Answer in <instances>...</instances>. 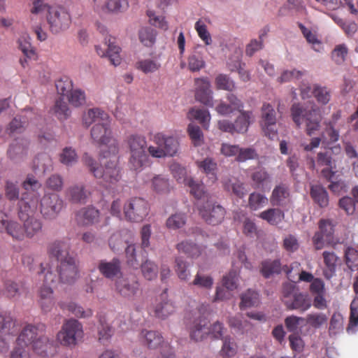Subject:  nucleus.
<instances>
[{"label":"nucleus","mask_w":358,"mask_h":358,"mask_svg":"<svg viewBox=\"0 0 358 358\" xmlns=\"http://www.w3.org/2000/svg\"><path fill=\"white\" fill-rule=\"evenodd\" d=\"M91 137L94 142L99 145H107L113 139L112 131L110 128V120L108 116L107 120H101V122L94 124L91 129ZM111 152L113 154V159L105 163V167H95L94 160L87 154H85L83 157L84 163L90 168V171L93 173L96 178L102 179L103 182L108 184L117 182L120 178V169L117 166V159L115 153L117 152V145L114 142L110 146Z\"/></svg>","instance_id":"1"},{"label":"nucleus","mask_w":358,"mask_h":358,"mask_svg":"<svg viewBox=\"0 0 358 358\" xmlns=\"http://www.w3.org/2000/svg\"><path fill=\"white\" fill-rule=\"evenodd\" d=\"M41 187V183L32 175H28L22 183V187L27 192L22 194L19 201L18 216L22 221L25 237L32 238L41 231V221L31 215L38 206V195L36 191Z\"/></svg>","instance_id":"2"},{"label":"nucleus","mask_w":358,"mask_h":358,"mask_svg":"<svg viewBox=\"0 0 358 358\" xmlns=\"http://www.w3.org/2000/svg\"><path fill=\"white\" fill-rule=\"evenodd\" d=\"M69 245L62 241H56L48 247L50 257L57 261V273L59 280L63 283L72 284L79 278L78 262L69 255Z\"/></svg>","instance_id":"3"},{"label":"nucleus","mask_w":358,"mask_h":358,"mask_svg":"<svg viewBox=\"0 0 358 358\" xmlns=\"http://www.w3.org/2000/svg\"><path fill=\"white\" fill-rule=\"evenodd\" d=\"M281 294L282 301L288 310L304 312L311 307V300L308 295L301 292L294 282H284Z\"/></svg>","instance_id":"4"},{"label":"nucleus","mask_w":358,"mask_h":358,"mask_svg":"<svg viewBox=\"0 0 358 358\" xmlns=\"http://www.w3.org/2000/svg\"><path fill=\"white\" fill-rule=\"evenodd\" d=\"M129 149V165L134 171H141L147 165L149 157L146 153L147 141L143 136L131 134L126 140Z\"/></svg>","instance_id":"5"},{"label":"nucleus","mask_w":358,"mask_h":358,"mask_svg":"<svg viewBox=\"0 0 358 358\" xmlns=\"http://www.w3.org/2000/svg\"><path fill=\"white\" fill-rule=\"evenodd\" d=\"M152 141L157 145H150L148 148V152L152 157H173L178 152L179 143L173 136L159 132L153 136Z\"/></svg>","instance_id":"6"},{"label":"nucleus","mask_w":358,"mask_h":358,"mask_svg":"<svg viewBox=\"0 0 358 358\" xmlns=\"http://www.w3.org/2000/svg\"><path fill=\"white\" fill-rule=\"evenodd\" d=\"M84 336L82 324L76 319L66 320L57 334V341L63 346L75 348Z\"/></svg>","instance_id":"7"},{"label":"nucleus","mask_w":358,"mask_h":358,"mask_svg":"<svg viewBox=\"0 0 358 358\" xmlns=\"http://www.w3.org/2000/svg\"><path fill=\"white\" fill-rule=\"evenodd\" d=\"M150 209V204L146 199L134 196L125 201L123 213L127 221L141 222L148 215Z\"/></svg>","instance_id":"8"},{"label":"nucleus","mask_w":358,"mask_h":358,"mask_svg":"<svg viewBox=\"0 0 358 358\" xmlns=\"http://www.w3.org/2000/svg\"><path fill=\"white\" fill-rule=\"evenodd\" d=\"M46 20L50 30L58 34L69 28L71 22V15L66 9L60 6H52L46 13Z\"/></svg>","instance_id":"9"},{"label":"nucleus","mask_w":358,"mask_h":358,"mask_svg":"<svg viewBox=\"0 0 358 358\" xmlns=\"http://www.w3.org/2000/svg\"><path fill=\"white\" fill-rule=\"evenodd\" d=\"M196 206L199 215L208 224H219L224 219L226 210L216 202L208 199L206 202L199 201Z\"/></svg>","instance_id":"10"},{"label":"nucleus","mask_w":358,"mask_h":358,"mask_svg":"<svg viewBox=\"0 0 358 358\" xmlns=\"http://www.w3.org/2000/svg\"><path fill=\"white\" fill-rule=\"evenodd\" d=\"M260 124L265 136L270 139L278 136L276 113L269 103H264L262 107V120Z\"/></svg>","instance_id":"11"},{"label":"nucleus","mask_w":358,"mask_h":358,"mask_svg":"<svg viewBox=\"0 0 358 358\" xmlns=\"http://www.w3.org/2000/svg\"><path fill=\"white\" fill-rule=\"evenodd\" d=\"M15 324V322L10 315L0 313V353L8 350L10 342L16 333Z\"/></svg>","instance_id":"12"},{"label":"nucleus","mask_w":358,"mask_h":358,"mask_svg":"<svg viewBox=\"0 0 358 358\" xmlns=\"http://www.w3.org/2000/svg\"><path fill=\"white\" fill-rule=\"evenodd\" d=\"M63 208V201L57 194H45L41 200V213L47 218L55 217Z\"/></svg>","instance_id":"13"},{"label":"nucleus","mask_w":358,"mask_h":358,"mask_svg":"<svg viewBox=\"0 0 358 358\" xmlns=\"http://www.w3.org/2000/svg\"><path fill=\"white\" fill-rule=\"evenodd\" d=\"M115 290L122 297L128 300H133L139 292V282L133 278H122L116 280Z\"/></svg>","instance_id":"14"},{"label":"nucleus","mask_w":358,"mask_h":358,"mask_svg":"<svg viewBox=\"0 0 358 358\" xmlns=\"http://www.w3.org/2000/svg\"><path fill=\"white\" fill-rule=\"evenodd\" d=\"M34 352L41 357H52L57 353L54 340L43 334L36 339L32 345Z\"/></svg>","instance_id":"15"},{"label":"nucleus","mask_w":358,"mask_h":358,"mask_svg":"<svg viewBox=\"0 0 358 358\" xmlns=\"http://www.w3.org/2000/svg\"><path fill=\"white\" fill-rule=\"evenodd\" d=\"M45 325L38 324L33 325L27 324L20 332L17 338V345L27 347L29 344L33 345L34 342L45 331Z\"/></svg>","instance_id":"16"},{"label":"nucleus","mask_w":358,"mask_h":358,"mask_svg":"<svg viewBox=\"0 0 358 358\" xmlns=\"http://www.w3.org/2000/svg\"><path fill=\"white\" fill-rule=\"evenodd\" d=\"M334 227L329 220H321L319 222V231L313 237V242L316 250H321L324 243L331 241Z\"/></svg>","instance_id":"17"},{"label":"nucleus","mask_w":358,"mask_h":358,"mask_svg":"<svg viewBox=\"0 0 358 358\" xmlns=\"http://www.w3.org/2000/svg\"><path fill=\"white\" fill-rule=\"evenodd\" d=\"M99 273L106 278L113 280L122 274L121 262L118 258L114 257L111 261L101 259L97 264Z\"/></svg>","instance_id":"18"},{"label":"nucleus","mask_w":358,"mask_h":358,"mask_svg":"<svg viewBox=\"0 0 358 358\" xmlns=\"http://www.w3.org/2000/svg\"><path fill=\"white\" fill-rule=\"evenodd\" d=\"M100 212L92 206L83 207L76 213V221L80 226L94 225L99 222Z\"/></svg>","instance_id":"19"},{"label":"nucleus","mask_w":358,"mask_h":358,"mask_svg":"<svg viewBox=\"0 0 358 358\" xmlns=\"http://www.w3.org/2000/svg\"><path fill=\"white\" fill-rule=\"evenodd\" d=\"M141 344L148 349H162V345L168 344L164 341V337L157 331L143 329L138 336Z\"/></svg>","instance_id":"20"},{"label":"nucleus","mask_w":358,"mask_h":358,"mask_svg":"<svg viewBox=\"0 0 358 358\" xmlns=\"http://www.w3.org/2000/svg\"><path fill=\"white\" fill-rule=\"evenodd\" d=\"M196 99L203 104L213 107V101L212 96V90H210V83L207 78H196L195 80Z\"/></svg>","instance_id":"21"},{"label":"nucleus","mask_w":358,"mask_h":358,"mask_svg":"<svg viewBox=\"0 0 358 358\" xmlns=\"http://www.w3.org/2000/svg\"><path fill=\"white\" fill-rule=\"evenodd\" d=\"M175 311V307L168 299L167 289H164L156 299L154 306V315L160 319H165Z\"/></svg>","instance_id":"22"},{"label":"nucleus","mask_w":358,"mask_h":358,"mask_svg":"<svg viewBox=\"0 0 358 358\" xmlns=\"http://www.w3.org/2000/svg\"><path fill=\"white\" fill-rule=\"evenodd\" d=\"M208 320L204 316L196 317L190 327V338L195 341H201L208 335Z\"/></svg>","instance_id":"23"},{"label":"nucleus","mask_w":358,"mask_h":358,"mask_svg":"<svg viewBox=\"0 0 358 358\" xmlns=\"http://www.w3.org/2000/svg\"><path fill=\"white\" fill-rule=\"evenodd\" d=\"M282 271L288 275L291 273L292 269L287 265L282 267L279 259H266L262 263L261 273L266 278H268L274 274H279Z\"/></svg>","instance_id":"24"},{"label":"nucleus","mask_w":358,"mask_h":358,"mask_svg":"<svg viewBox=\"0 0 358 358\" xmlns=\"http://www.w3.org/2000/svg\"><path fill=\"white\" fill-rule=\"evenodd\" d=\"M97 54L101 57H108L111 64L118 66L120 64L122 58L120 57V48L109 41L107 48H102L99 45L95 46Z\"/></svg>","instance_id":"25"},{"label":"nucleus","mask_w":358,"mask_h":358,"mask_svg":"<svg viewBox=\"0 0 358 358\" xmlns=\"http://www.w3.org/2000/svg\"><path fill=\"white\" fill-rule=\"evenodd\" d=\"M90 194V192L82 184L72 185L66 191L67 197L73 203H85Z\"/></svg>","instance_id":"26"},{"label":"nucleus","mask_w":358,"mask_h":358,"mask_svg":"<svg viewBox=\"0 0 358 358\" xmlns=\"http://www.w3.org/2000/svg\"><path fill=\"white\" fill-rule=\"evenodd\" d=\"M58 306L62 310H67L78 317L87 318L93 315L90 308L85 310L81 306L71 301H61L58 303Z\"/></svg>","instance_id":"27"},{"label":"nucleus","mask_w":358,"mask_h":358,"mask_svg":"<svg viewBox=\"0 0 358 358\" xmlns=\"http://www.w3.org/2000/svg\"><path fill=\"white\" fill-rule=\"evenodd\" d=\"M289 197V190L285 184L276 185L271 193L270 202L273 206H283Z\"/></svg>","instance_id":"28"},{"label":"nucleus","mask_w":358,"mask_h":358,"mask_svg":"<svg viewBox=\"0 0 358 358\" xmlns=\"http://www.w3.org/2000/svg\"><path fill=\"white\" fill-rule=\"evenodd\" d=\"M108 116V114L101 108H90L84 113L83 123L86 127H89L93 123H100L101 120H107Z\"/></svg>","instance_id":"29"},{"label":"nucleus","mask_w":358,"mask_h":358,"mask_svg":"<svg viewBox=\"0 0 358 358\" xmlns=\"http://www.w3.org/2000/svg\"><path fill=\"white\" fill-rule=\"evenodd\" d=\"M310 195L315 203L320 208H326L329 205V194L324 187L320 185L310 187Z\"/></svg>","instance_id":"30"},{"label":"nucleus","mask_w":358,"mask_h":358,"mask_svg":"<svg viewBox=\"0 0 358 358\" xmlns=\"http://www.w3.org/2000/svg\"><path fill=\"white\" fill-rule=\"evenodd\" d=\"M176 249L179 252L183 253L190 258H198L203 251V248L201 246L187 240L178 243Z\"/></svg>","instance_id":"31"},{"label":"nucleus","mask_w":358,"mask_h":358,"mask_svg":"<svg viewBox=\"0 0 358 358\" xmlns=\"http://www.w3.org/2000/svg\"><path fill=\"white\" fill-rule=\"evenodd\" d=\"M322 257L325 265L323 271L324 276L327 279H330L335 274L339 259L334 252L329 251H324Z\"/></svg>","instance_id":"32"},{"label":"nucleus","mask_w":358,"mask_h":358,"mask_svg":"<svg viewBox=\"0 0 358 358\" xmlns=\"http://www.w3.org/2000/svg\"><path fill=\"white\" fill-rule=\"evenodd\" d=\"M135 66L136 69L148 74L158 71L161 69L162 64L157 58H148L138 60Z\"/></svg>","instance_id":"33"},{"label":"nucleus","mask_w":358,"mask_h":358,"mask_svg":"<svg viewBox=\"0 0 358 358\" xmlns=\"http://www.w3.org/2000/svg\"><path fill=\"white\" fill-rule=\"evenodd\" d=\"M321 116L316 110H310L306 115V132L308 136H311L315 131L320 127Z\"/></svg>","instance_id":"34"},{"label":"nucleus","mask_w":358,"mask_h":358,"mask_svg":"<svg viewBox=\"0 0 358 358\" xmlns=\"http://www.w3.org/2000/svg\"><path fill=\"white\" fill-rule=\"evenodd\" d=\"M259 217L266 221L271 225H277L280 223L285 217L284 212L279 208H268L262 211Z\"/></svg>","instance_id":"35"},{"label":"nucleus","mask_w":358,"mask_h":358,"mask_svg":"<svg viewBox=\"0 0 358 358\" xmlns=\"http://www.w3.org/2000/svg\"><path fill=\"white\" fill-rule=\"evenodd\" d=\"M259 294L251 289H248L245 292L241 295V303L239 307L241 310L251 307H256L259 305Z\"/></svg>","instance_id":"36"},{"label":"nucleus","mask_w":358,"mask_h":358,"mask_svg":"<svg viewBox=\"0 0 358 358\" xmlns=\"http://www.w3.org/2000/svg\"><path fill=\"white\" fill-rule=\"evenodd\" d=\"M198 168L210 177L212 182L217 180L216 171L217 165L213 158L207 157L201 161H196Z\"/></svg>","instance_id":"37"},{"label":"nucleus","mask_w":358,"mask_h":358,"mask_svg":"<svg viewBox=\"0 0 358 358\" xmlns=\"http://www.w3.org/2000/svg\"><path fill=\"white\" fill-rule=\"evenodd\" d=\"M152 189L159 194H166L170 192L171 185L169 179L158 175L151 180Z\"/></svg>","instance_id":"38"},{"label":"nucleus","mask_w":358,"mask_h":358,"mask_svg":"<svg viewBox=\"0 0 358 358\" xmlns=\"http://www.w3.org/2000/svg\"><path fill=\"white\" fill-rule=\"evenodd\" d=\"M310 110H307L300 103H294L290 109L291 117L296 127L306 120V115Z\"/></svg>","instance_id":"39"},{"label":"nucleus","mask_w":358,"mask_h":358,"mask_svg":"<svg viewBox=\"0 0 358 358\" xmlns=\"http://www.w3.org/2000/svg\"><path fill=\"white\" fill-rule=\"evenodd\" d=\"M184 183L190 188V193L196 199H201L207 197L205 187L203 183L195 181L192 178H184Z\"/></svg>","instance_id":"40"},{"label":"nucleus","mask_w":358,"mask_h":358,"mask_svg":"<svg viewBox=\"0 0 358 358\" xmlns=\"http://www.w3.org/2000/svg\"><path fill=\"white\" fill-rule=\"evenodd\" d=\"M6 232L14 240L22 241L25 238L24 226L14 220H10L6 228Z\"/></svg>","instance_id":"41"},{"label":"nucleus","mask_w":358,"mask_h":358,"mask_svg":"<svg viewBox=\"0 0 358 358\" xmlns=\"http://www.w3.org/2000/svg\"><path fill=\"white\" fill-rule=\"evenodd\" d=\"M268 203L266 196L259 192H252L248 197V207L251 210H257Z\"/></svg>","instance_id":"42"},{"label":"nucleus","mask_w":358,"mask_h":358,"mask_svg":"<svg viewBox=\"0 0 358 358\" xmlns=\"http://www.w3.org/2000/svg\"><path fill=\"white\" fill-rule=\"evenodd\" d=\"M157 31L150 27H143L138 32L140 41L147 47L152 46L156 41Z\"/></svg>","instance_id":"43"},{"label":"nucleus","mask_w":358,"mask_h":358,"mask_svg":"<svg viewBox=\"0 0 358 358\" xmlns=\"http://www.w3.org/2000/svg\"><path fill=\"white\" fill-rule=\"evenodd\" d=\"M251 115L252 113L249 111H243L241 113V115L234 123L235 132L245 133L248 131Z\"/></svg>","instance_id":"44"},{"label":"nucleus","mask_w":358,"mask_h":358,"mask_svg":"<svg viewBox=\"0 0 358 358\" xmlns=\"http://www.w3.org/2000/svg\"><path fill=\"white\" fill-rule=\"evenodd\" d=\"M175 271L178 278L183 281H187L189 279L190 272L187 269L188 263L181 257H177L175 259Z\"/></svg>","instance_id":"45"},{"label":"nucleus","mask_w":358,"mask_h":358,"mask_svg":"<svg viewBox=\"0 0 358 358\" xmlns=\"http://www.w3.org/2000/svg\"><path fill=\"white\" fill-rule=\"evenodd\" d=\"M190 118H194L199 122L204 128H207L210 120V113L207 110L201 108H191L189 111Z\"/></svg>","instance_id":"46"},{"label":"nucleus","mask_w":358,"mask_h":358,"mask_svg":"<svg viewBox=\"0 0 358 358\" xmlns=\"http://www.w3.org/2000/svg\"><path fill=\"white\" fill-rule=\"evenodd\" d=\"M187 133L194 146H201L203 143V134L198 125L189 124L187 127Z\"/></svg>","instance_id":"47"},{"label":"nucleus","mask_w":358,"mask_h":358,"mask_svg":"<svg viewBox=\"0 0 358 358\" xmlns=\"http://www.w3.org/2000/svg\"><path fill=\"white\" fill-rule=\"evenodd\" d=\"M141 272L143 277L148 280H152L157 276L158 266L153 262L145 260L142 263Z\"/></svg>","instance_id":"48"},{"label":"nucleus","mask_w":358,"mask_h":358,"mask_svg":"<svg viewBox=\"0 0 358 358\" xmlns=\"http://www.w3.org/2000/svg\"><path fill=\"white\" fill-rule=\"evenodd\" d=\"M186 220L185 214L177 213L167 219L166 225L168 229L176 230L182 228L186 224Z\"/></svg>","instance_id":"49"},{"label":"nucleus","mask_w":358,"mask_h":358,"mask_svg":"<svg viewBox=\"0 0 358 358\" xmlns=\"http://www.w3.org/2000/svg\"><path fill=\"white\" fill-rule=\"evenodd\" d=\"M223 345L220 350V355L224 357H232L237 352V345L234 339L230 337L222 338Z\"/></svg>","instance_id":"50"},{"label":"nucleus","mask_w":358,"mask_h":358,"mask_svg":"<svg viewBox=\"0 0 358 358\" xmlns=\"http://www.w3.org/2000/svg\"><path fill=\"white\" fill-rule=\"evenodd\" d=\"M30 41L31 38L28 35L22 36L18 40L19 48L27 57L34 58L36 52Z\"/></svg>","instance_id":"51"},{"label":"nucleus","mask_w":358,"mask_h":358,"mask_svg":"<svg viewBox=\"0 0 358 358\" xmlns=\"http://www.w3.org/2000/svg\"><path fill=\"white\" fill-rule=\"evenodd\" d=\"M66 98L69 103L75 107L83 106L86 101L85 92L80 89H73Z\"/></svg>","instance_id":"52"},{"label":"nucleus","mask_w":358,"mask_h":358,"mask_svg":"<svg viewBox=\"0 0 358 358\" xmlns=\"http://www.w3.org/2000/svg\"><path fill=\"white\" fill-rule=\"evenodd\" d=\"M313 94L319 103L325 105L330 101L331 92L326 87L315 85Z\"/></svg>","instance_id":"53"},{"label":"nucleus","mask_w":358,"mask_h":358,"mask_svg":"<svg viewBox=\"0 0 358 358\" xmlns=\"http://www.w3.org/2000/svg\"><path fill=\"white\" fill-rule=\"evenodd\" d=\"M104 8L111 13H122L129 8V2L127 0H107Z\"/></svg>","instance_id":"54"},{"label":"nucleus","mask_w":358,"mask_h":358,"mask_svg":"<svg viewBox=\"0 0 358 358\" xmlns=\"http://www.w3.org/2000/svg\"><path fill=\"white\" fill-rule=\"evenodd\" d=\"M55 87L58 94L66 96L73 90V82L69 77L64 76L55 82Z\"/></svg>","instance_id":"55"},{"label":"nucleus","mask_w":358,"mask_h":358,"mask_svg":"<svg viewBox=\"0 0 358 358\" xmlns=\"http://www.w3.org/2000/svg\"><path fill=\"white\" fill-rule=\"evenodd\" d=\"M41 273L44 274L45 285H52L59 280L58 273L53 271L52 267L48 264H46V266H44L43 264H41Z\"/></svg>","instance_id":"56"},{"label":"nucleus","mask_w":358,"mask_h":358,"mask_svg":"<svg viewBox=\"0 0 358 358\" xmlns=\"http://www.w3.org/2000/svg\"><path fill=\"white\" fill-rule=\"evenodd\" d=\"M53 110L55 115L60 120H66L71 114L67 103L61 98L56 101Z\"/></svg>","instance_id":"57"},{"label":"nucleus","mask_w":358,"mask_h":358,"mask_svg":"<svg viewBox=\"0 0 358 358\" xmlns=\"http://www.w3.org/2000/svg\"><path fill=\"white\" fill-rule=\"evenodd\" d=\"M113 334V328L105 321L104 319L99 320V325L98 327L99 340L101 342L108 341Z\"/></svg>","instance_id":"58"},{"label":"nucleus","mask_w":358,"mask_h":358,"mask_svg":"<svg viewBox=\"0 0 358 358\" xmlns=\"http://www.w3.org/2000/svg\"><path fill=\"white\" fill-rule=\"evenodd\" d=\"M78 156L76 150L71 147L63 149L59 155V161L64 165L71 166L77 162Z\"/></svg>","instance_id":"59"},{"label":"nucleus","mask_w":358,"mask_h":358,"mask_svg":"<svg viewBox=\"0 0 358 358\" xmlns=\"http://www.w3.org/2000/svg\"><path fill=\"white\" fill-rule=\"evenodd\" d=\"M22 286L13 280H6L3 285V293L8 298L18 296L21 294Z\"/></svg>","instance_id":"60"},{"label":"nucleus","mask_w":358,"mask_h":358,"mask_svg":"<svg viewBox=\"0 0 358 358\" xmlns=\"http://www.w3.org/2000/svg\"><path fill=\"white\" fill-rule=\"evenodd\" d=\"M191 285L208 289L213 287V279L210 275H206L198 272Z\"/></svg>","instance_id":"61"},{"label":"nucleus","mask_w":358,"mask_h":358,"mask_svg":"<svg viewBox=\"0 0 358 358\" xmlns=\"http://www.w3.org/2000/svg\"><path fill=\"white\" fill-rule=\"evenodd\" d=\"M285 324L288 331L296 334L299 327L305 324V318L290 315L285 319Z\"/></svg>","instance_id":"62"},{"label":"nucleus","mask_w":358,"mask_h":358,"mask_svg":"<svg viewBox=\"0 0 358 358\" xmlns=\"http://www.w3.org/2000/svg\"><path fill=\"white\" fill-rule=\"evenodd\" d=\"M205 66V62L201 55L194 52L188 58V68L192 72L200 71Z\"/></svg>","instance_id":"63"},{"label":"nucleus","mask_w":358,"mask_h":358,"mask_svg":"<svg viewBox=\"0 0 358 358\" xmlns=\"http://www.w3.org/2000/svg\"><path fill=\"white\" fill-rule=\"evenodd\" d=\"M345 256L348 267L351 271L358 269V252L353 248H348Z\"/></svg>","instance_id":"64"}]
</instances>
